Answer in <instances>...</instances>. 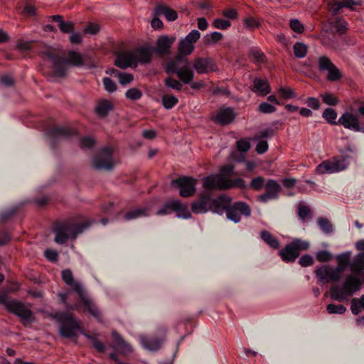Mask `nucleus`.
Instances as JSON below:
<instances>
[{"mask_svg":"<svg viewBox=\"0 0 364 364\" xmlns=\"http://www.w3.org/2000/svg\"><path fill=\"white\" fill-rule=\"evenodd\" d=\"M318 225L325 233H331L333 231L332 225L330 221L325 218H319L318 219Z\"/></svg>","mask_w":364,"mask_h":364,"instance_id":"47","label":"nucleus"},{"mask_svg":"<svg viewBox=\"0 0 364 364\" xmlns=\"http://www.w3.org/2000/svg\"><path fill=\"white\" fill-rule=\"evenodd\" d=\"M323 117L330 124H336V119L337 117L336 112L332 108H327L323 112Z\"/></svg>","mask_w":364,"mask_h":364,"instance_id":"43","label":"nucleus"},{"mask_svg":"<svg viewBox=\"0 0 364 364\" xmlns=\"http://www.w3.org/2000/svg\"><path fill=\"white\" fill-rule=\"evenodd\" d=\"M63 281L72 289L76 292L77 295L82 294L85 291L82 285L77 281L74 280L73 272L70 269H67L62 271L61 273Z\"/></svg>","mask_w":364,"mask_h":364,"instance_id":"22","label":"nucleus"},{"mask_svg":"<svg viewBox=\"0 0 364 364\" xmlns=\"http://www.w3.org/2000/svg\"><path fill=\"white\" fill-rule=\"evenodd\" d=\"M235 118V113L231 107H221L211 117L214 122L223 126L231 124Z\"/></svg>","mask_w":364,"mask_h":364,"instance_id":"14","label":"nucleus"},{"mask_svg":"<svg viewBox=\"0 0 364 364\" xmlns=\"http://www.w3.org/2000/svg\"><path fill=\"white\" fill-rule=\"evenodd\" d=\"M264 186V178L262 176L254 178L250 184V187L257 191H260Z\"/></svg>","mask_w":364,"mask_h":364,"instance_id":"53","label":"nucleus"},{"mask_svg":"<svg viewBox=\"0 0 364 364\" xmlns=\"http://www.w3.org/2000/svg\"><path fill=\"white\" fill-rule=\"evenodd\" d=\"M213 26L218 29L226 30L231 26V23L223 18H215L213 22Z\"/></svg>","mask_w":364,"mask_h":364,"instance_id":"55","label":"nucleus"},{"mask_svg":"<svg viewBox=\"0 0 364 364\" xmlns=\"http://www.w3.org/2000/svg\"><path fill=\"white\" fill-rule=\"evenodd\" d=\"M102 83L105 89L109 93L114 92L117 90L116 83L109 77H104Z\"/></svg>","mask_w":364,"mask_h":364,"instance_id":"57","label":"nucleus"},{"mask_svg":"<svg viewBox=\"0 0 364 364\" xmlns=\"http://www.w3.org/2000/svg\"><path fill=\"white\" fill-rule=\"evenodd\" d=\"M78 296L83 302L89 313L97 320L100 321L102 318L100 311L97 306L90 299L86 291H84L82 294L78 295Z\"/></svg>","mask_w":364,"mask_h":364,"instance_id":"25","label":"nucleus"},{"mask_svg":"<svg viewBox=\"0 0 364 364\" xmlns=\"http://www.w3.org/2000/svg\"><path fill=\"white\" fill-rule=\"evenodd\" d=\"M307 49L306 45L301 42H296L293 46L294 54L298 58H304L306 55Z\"/></svg>","mask_w":364,"mask_h":364,"instance_id":"40","label":"nucleus"},{"mask_svg":"<svg viewBox=\"0 0 364 364\" xmlns=\"http://www.w3.org/2000/svg\"><path fill=\"white\" fill-rule=\"evenodd\" d=\"M48 56L52 61L55 74L60 77L65 75L68 68L67 66L68 65L79 67L84 64L82 55L76 51L70 50L68 53L67 58H63L53 53H48Z\"/></svg>","mask_w":364,"mask_h":364,"instance_id":"3","label":"nucleus"},{"mask_svg":"<svg viewBox=\"0 0 364 364\" xmlns=\"http://www.w3.org/2000/svg\"><path fill=\"white\" fill-rule=\"evenodd\" d=\"M250 214L251 209L245 202H236L232 205L230 204L226 210L227 218L235 223L240 221V215L248 217Z\"/></svg>","mask_w":364,"mask_h":364,"instance_id":"11","label":"nucleus"},{"mask_svg":"<svg viewBox=\"0 0 364 364\" xmlns=\"http://www.w3.org/2000/svg\"><path fill=\"white\" fill-rule=\"evenodd\" d=\"M114 65L122 69L133 66L136 67L133 50L117 53L114 60Z\"/></svg>","mask_w":364,"mask_h":364,"instance_id":"19","label":"nucleus"},{"mask_svg":"<svg viewBox=\"0 0 364 364\" xmlns=\"http://www.w3.org/2000/svg\"><path fill=\"white\" fill-rule=\"evenodd\" d=\"M348 165L346 157H334L321 162L316 166L315 172L317 174L337 173L345 170Z\"/></svg>","mask_w":364,"mask_h":364,"instance_id":"8","label":"nucleus"},{"mask_svg":"<svg viewBox=\"0 0 364 364\" xmlns=\"http://www.w3.org/2000/svg\"><path fill=\"white\" fill-rule=\"evenodd\" d=\"M143 346L150 350H157L161 346V342L159 338H141Z\"/></svg>","mask_w":364,"mask_h":364,"instance_id":"35","label":"nucleus"},{"mask_svg":"<svg viewBox=\"0 0 364 364\" xmlns=\"http://www.w3.org/2000/svg\"><path fill=\"white\" fill-rule=\"evenodd\" d=\"M181 60H182V56L178 55L176 57V59L174 60H172L167 64L166 68V71L167 73H173L176 74V71L179 70V69H180V68H178V61Z\"/></svg>","mask_w":364,"mask_h":364,"instance_id":"56","label":"nucleus"},{"mask_svg":"<svg viewBox=\"0 0 364 364\" xmlns=\"http://www.w3.org/2000/svg\"><path fill=\"white\" fill-rule=\"evenodd\" d=\"M0 304L9 313L19 317L24 326L33 322V313L24 303L16 299H9L7 296L0 294Z\"/></svg>","mask_w":364,"mask_h":364,"instance_id":"5","label":"nucleus"},{"mask_svg":"<svg viewBox=\"0 0 364 364\" xmlns=\"http://www.w3.org/2000/svg\"><path fill=\"white\" fill-rule=\"evenodd\" d=\"M261 239L271 248L277 250L279 247V241L271 232L266 230L260 232Z\"/></svg>","mask_w":364,"mask_h":364,"instance_id":"31","label":"nucleus"},{"mask_svg":"<svg viewBox=\"0 0 364 364\" xmlns=\"http://www.w3.org/2000/svg\"><path fill=\"white\" fill-rule=\"evenodd\" d=\"M164 84L167 87H170L178 91L181 90L183 87L182 84L178 80L171 77H167L164 81Z\"/></svg>","mask_w":364,"mask_h":364,"instance_id":"51","label":"nucleus"},{"mask_svg":"<svg viewBox=\"0 0 364 364\" xmlns=\"http://www.w3.org/2000/svg\"><path fill=\"white\" fill-rule=\"evenodd\" d=\"M223 34L220 32H213L210 35H207L205 37V44L214 45L223 38Z\"/></svg>","mask_w":364,"mask_h":364,"instance_id":"45","label":"nucleus"},{"mask_svg":"<svg viewBox=\"0 0 364 364\" xmlns=\"http://www.w3.org/2000/svg\"><path fill=\"white\" fill-rule=\"evenodd\" d=\"M315 273L318 280L323 284L336 282L341 277V274L336 268L328 265L317 269Z\"/></svg>","mask_w":364,"mask_h":364,"instance_id":"12","label":"nucleus"},{"mask_svg":"<svg viewBox=\"0 0 364 364\" xmlns=\"http://www.w3.org/2000/svg\"><path fill=\"white\" fill-rule=\"evenodd\" d=\"M161 101L163 106L166 109H171L178 102L176 97L169 95H164L161 98Z\"/></svg>","mask_w":364,"mask_h":364,"instance_id":"41","label":"nucleus"},{"mask_svg":"<svg viewBox=\"0 0 364 364\" xmlns=\"http://www.w3.org/2000/svg\"><path fill=\"white\" fill-rule=\"evenodd\" d=\"M85 336L90 338L92 341L93 347L99 352L104 353L105 350V347L104 344L99 341L97 338L92 337L88 334H85Z\"/></svg>","mask_w":364,"mask_h":364,"instance_id":"59","label":"nucleus"},{"mask_svg":"<svg viewBox=\"0 0 364 364\" xmlns=\"http://www.w3.org/2000/svg\"><path fill=\"white\" fill-rule=\"evenodd\" d=\"M197 180L193 177L182 176L173 180L171 184L176 185L180 190V196L183 198L193 196L196 191Z\"/></svg>","mask_w":364,"mask_h":364,"instance_id":"9","label":"nucleus"},{"mask_svg":"<svg viewBox=\"0 0 364 364\" xmlns=\"http://www.w3.org/2000/svg\"><path fill=\"white\" fill-rule=\"evenodd\" d=\"M360 279L354 274L348 275L341 287L333 286L331 287L330 294L331 299L341 301L358 291L361 287Z\"/></svg>","mask_w":364,"mask_h":364,"instance_id":"4","label":"nucleus"},{"mask_svg":"<svg viewBox=\"0 0 364 364\" xmlns=\"http://www.w3.org/2000/svg\"><path fill=\"white\" fill-rule=\"evenodd\" d=\"M73 134H75L74 130L65 127H53L48 131V135L51 138L68 136Z\"/></svg>","mask_w":364,"mask_h":364,"instance_id":"29","label":"nucleus"},{"mask_svg":"<svg viewBox=\"0 0 364 364\" xmlns=\"http://www.w3.org/2000/svg\"><path fill=\"white\" fill-rule=\"evenodd\" d=\"M194 50V46L187 41L185 38L181 40L178 46V55L182 56L190 55Z\"/></svg>","mask_w":364,"mask_h":364,"instance_id":"38","label":"nucleus"},{"mask_svg":"<svg viewBox=\"0 0 364 364\" xmlns=\"http://www.w3.org/2000/svg\"><path fill=\"white\" fill-rule=\"evenodd\" d=\"M258 110L264 114H270L276 111V107L267 102H262L259 105Z\"/></svg>","mask_w":364,"mask_h":364,"instance_id":"60","label":"nucleus"},{"mask_svg":"<svg viewBox=\"0 0 364 364\" xmlns=\"http://www.w3.org/2000/svg\"><path fill=\"white\" fill-rule=\"evenodd\" d=\"M266 191L259 196V201L266 203L268 200L276 199L281 190V186L274 180L270 179L265 184Z\"/></svg>","mask_w":364,"mask_h":364,"instance_id":"18","label":"nucleus"},{"mask_svg":"<svg viewBox=\"0 0 364 364\" xmlns=\"http://www.w3.org/2000/svg\"><path fill=\"white\" fill-rule=\"evenodd\" d=\"M203 188L210 190H228L234 188L246 189L247 186L245 181L241 178L232 179L223 177L219 173L210 175L203 178Z\"/></svg>","mask_w":364,"mask_h":364,"instance_id":"2","label":"nucleus"},{"mask_svg":"<svg viewBox=\"0 0 364 364\" xmlns=\"http://www.w3.org/2000/svg\"><path fill=\"white\" fill-rule=\"evenodd\" d=\"M297 215L299 218L304 221L311 218V210L309 206L299 203L297 207Z\"/></svg>","mask_w":364,"mask_h":364,"instance_id":"39","label":"nucleus"},{"mask_svg":"<svg viewBox=\"0 0 364 364\" xmlns=\"http://www.w3.org/2000/svg\"><path fill=\"white\" fill-rule=\"evenodd\" d=\"M175 41L176 37L174 36H161L159 37L156 41V47L154 48L155 52L159 55L168 54L170 48Z\"/></svg>","mask_w":364,"mask_h":364,"instance_id":"20","label":"nucleus"},{"mask_svg":"<svg viewBox=\"0 0 364 364\" xmlns=\"http://www.w3.org/2000/svg\"><path fill=\"white\" fill-rule=\"evenodd\" d=\"M135 58V66L138 63L146 64L151 62L152 58V48L139 47L133 50Z\"/></svg>","mask_w":364,"mask_h":364,"instance_id":"23","label":"nucleus"},{"mask_svg":"<svg viewBox=\"0 0 364 364\" xmlns=\"http://www.w3.org/2000/svg\"><path fill=\"white\" fill-rule=\"evenodd\" d=\"M250 55L254 58L255 60L257 63H263L265 60V55L259 49H252Z\"/></svg>","mask_w":364,"mask_h":364,"instance_id":"61","label":"nucleus"},{"mask_svg":"<svg viewBox=\"0 0 364 364\" xmlns=\"http://www.w3.org/2000/svg\"><path fill=\"white\" fill-rule=\"evenodd\" d=\"M326 310L328 314H343L346 312V308L342 305H336L334 304H329L326 306Z\"/></svg>","mask_w":364,"mask_h":364,"instance_id":"46","label":"nucleus"},{"mask_svg":"<svg viewBox=\"0 0 364 364\" xmlns=\"http://www.w3.org/2000/svg\"><path fill=\"white\" fill-rule=\"evenodd\" d=\"M244 26L250 30H254L255 28H259L261 23L259 20L254 17H248L243 20Z\"/></svg>","mask_w":364,"mask_h":364,"instance_id":"52","label":"nucleus"},{"mask_svg":"<svg viewBox=\"0 0 364 364\" xmlns=\"http://www.w3.org/2000/svg\"><path fill=\"white\" fill-rule=\"evenodd\" d=\"M112 108V104L109 101L104 100L97 105L95 108V112L99 116L105 117Z\"/></svg>","mask_w":364,"mask_h":364,"instance_id":"36","label":"nucleus"},{"mask_svg":"<svg viewBox=\"0 0 364 364\" xmlns=\"http://www.w3.org/2000/svg\"><path fill=\"white\" fill-rule=\"evenodd\" d=\"M176 75L185 84L190 83L194 77L193 71L188 65H184L177 70Z\"/></svg>","mask_w":364,"mask_h":364,"instance_id":"32","label":"nucleus"},{"mask_svg":"<svg viewBox=\"0 0 364 364\" xmlns=\"http://www.w3.org/2000/svg\"><path fill=\"white\" fill-rule=\"evenodd\" d=\"M90 223H77L73 219L56 222L53 225L55 242L58 244H64L69 237L75 240L77 235L81 233Z\"/></svg>","mask_w":364,"mask_h":364,"instance_id":"1","label":"nucleus"},{"mask_svg":"<svg viewBox=\"0 0 364 364\" xmlns=\"http://www.w3.org/2000/svg\"><path fill=\"white\" fill-rule=\"evenodd\" d=\"M350 310L353 314L358 315L364 310V294L360 299L353 298L351 299Z\"/></svg>","mask_w":364,"mask_h":364,"instance_id":"37","label":"nucleus"},{"mask_svg":"<svg viewBox=\"0 0 364 364\" xmlns=\"http://www.w3.org/2000/svg\"><path fill=\"white\" fill-rule=\"evenodd\" d=\"M193 67L198 74H205L217 70L216 64L210 58H196Z\"/></svg>","mask_w":364,"mask_h":364,"instance_id":"15","label":"nucleus"},{"mask_svg":"<svg viewBox=\"0 0 364 364\" xmlns=\"http://www.w3.org/2000/svg\"><path fill=\"white\" fill-rule=\"evenodd\" d=\"M148 215V209L145 208H139L132 210L124 214V218L126 220H134L138 218L146 216Z\"/></svg>","mask_w":364,"mask_h":364,"instance_id":"34","label":"nucleus"},{"mask_svg":"<svg viewBox=\"0 0 364 364\" xmlns=\"http://www.w3.org/2000/svg\"><path fill=\"white\" fill-rule=\"evenodd\" d=\"M231 202L232 198L230 196L223 194L217 198H211L210 207H209V209L213 213L222 215L225 211L226 212L228 207Z\"/></svg>","mask_w":364,"mask_h":364,"instance_id":"17","label":"nucleus"},{"mask_svg":"<svg viewBox=\"0 0 364 364\" xmlns=\"http://www.w3.org/2000/svg\"><path fill=\"white\" fill-rule=\"evenodd\" d=\"M58 23L60 31L63 33H71L74 31L75 23L73 21H65L61 15H54L50 17Z\"/></svg>","mask_w":364,"mask_h":364,"instance_id":"28","label":"nucleus"},{"mask_svg":"<svg viewBox=\"0 0 364 364\" xmlns=\"http://www.w3.org/2000/svg\"><path fill=\"white\" fill-rule=\"evenodd\" d=\"M211 197L208 194H201L200 198L191 205L192 211L196 214L205 213L210 210Z\"/></svg>","mask_w":364,"mask_h":364,"instance_id":"21","label":"nucleus"},{"mask_svg":"<svg viewBox=\"0 0 364 364\" xmlns=\"http://www.w3.org/2000/svg\"><path fill=\"white\" fill-rule=\"evenodd\" d=\"M112 337L114 341L113 348L116 349L122 354H127L132 352L131 345L127 343L119 333L115 331H112Z\"/></svg>","mask_w":364,"mask_h":364,"instance_id":"24","label":"nucleus"},{"mask_svg":"<svg viewBox=\"0 0 364 364\" xmlns=\"http://www.w3.org/2000/svg\"><path fill=\"white\" fill-rule=\"evenodd\" d=\"M125 96L129 100H137L142 97V92L138 88L133 87L126 92Z\"/></svg>","mask_w":364,"mask_h":364,"instance_id":"50","label":"nucleus"},{"mask_svg":"<svg viewBox=\"0 0 364 364\" xmlns=\"http://www.w3.org/2000/svg\"><path fill=\"white\" fill-rule=\"evenodd\" d=\"M309 248V242L295 238L279 250V255L284 262H293L299 256L301 251L307 250Z\"/></svg>","mask_w":364,"mask_h":364,"instance_id":"7","label":"nucleus"},{"mask_svg":"<svg viewBox=\"0 0 364 364\" xmlns=\"http://www.w3.org/2000/svg\"><path fill=\"white\" fill-rule=\"evenodd\" d=\"M350 255L349 252H344L336 257L338 265L336 269L342 274L346 268L349 265Z\"/></svg>","mask_w":364,"mask_h":364,"instance_id":"33","label":"nucleus"},{"mask_svg":"<svg viewBox=\"0 0 364 364\" xmlns=\"http://www.w3.org/2000/svg\"><path fill=\"white\" fill-rule=\"evenodd\" d=\"M112 149L109 147H105L93 159V166L95 169H105L111 171L114 166L112 159Z\"/></svg>","mask_w":364,"mask_h":364,"instance_id":"10","label":"nucleus"},{"mask_svg":"<svg viewBox=\"0 0 364 364\" xmlns=\"http://www.w3.org/2000/svg\"><path fill=\"white\" fill-rule=\"evenodd\" d=\"M100 31V26L97 23H90L87 26H86L83 30L85 33H88L91 35L97 34Z\"/></svg>","mask_w":364,"mask_h":364,"instance_id":"64","label":"nucleus"},{"mask_svg":"<svg viewBox=\"0 0 364 364\" xmlns=\"http://www.w3.org/2000/svg\"><path fill=\"white\" fill-rule=\"evenodd\" d=\"M154 14L155 16L164 15L169 21H175L178 18L177 12L164 4L156 6L154 9Z\"/></svg>","mask_w":364,"mask_h":364,"instance_id":"27","label":"nucleus"},{"mask_svg":"<svg viewBox=\"0 0 364 364\" xmlns=\"http://www.w3.org/2000/svg\"><path fill=\"white\" fill-rule=\"evenodd\" d=\"M52 317L60 323L59 333L64 338L76 337L77 332L82 331L80 322L75 318L72 313L58 312Z\"/></svg>","mask_w":364,"mask_h":364,"instance_id":"6","label":"nucleus"},{"mask_svg":"<svg viewBox=\"0 0 364 364\" xmlns=\"http://www.w3.org/2000/svg\"><path fill=\"white\" fill-rule=\"evenodd\" d=\"M289 26L292 31L297 33H302L304 31V26L298 19H291Z\"/></svg>","mask_w":364,"mask_h":364,"instance_id":"58","label":"nucleus"},{"mask_svg":"<svg viewBox=\"0 0 364 364\" xmlns=\"http://www.w3.org/2000/svg\"><path fill=\"white\" fill-rule=\"evenodd\" d=\"M327 79L330 81L335 82L339 80L342 77V73L341 71L336 67L335 65H333L331 68L328 70Z\"/></svg>","mask_w":364,"mask_h":364,"instance_id":"42","label":"nucleus"},{"mask_svg":"<svg viewBox=\"0 0 364 364\" xmlns=\"http://www.w3.org/2000/svg\"><path fill=\"white\" fill-rule=\"evenodd\" d=\"M117 77L122 85H129L134 80V76L132 74L121 71L117 73Z\"/></svg>","mask_w":364,"mask_h":364,"instance_id":"44","label":"nucleus"},{"mask_svg":"<svg viewBox=\"0 0 364 364\" xmlns=\"http://www.w3.org/2000/svg\"><path fill=\"white\" fill-rule=\"evenodd\" d=\"M320 70H328L333 65L331 60L326 56H321L318 60Z\"/></svg>","mask_w":364,"mask_h":364,"instance_id":"54","label":"nucleus"},{"mask_svg":"<svg viewBox=\"0 0 364 364\" xmlns=\"http://www.w3.org/2000/svg\"><path fill=\"white\" fill-rule=\"evenodd\" d=\"M321 97L323 102L328 105L335 106L338 103V98L333 94L329 92L321 95Z\"/></svg>","mask_w":364,"mask_h":364,"instance_id":"49","label":"nucleus"},{"mask_svg":"<svg viewBox=\"0 0 364 364\" xmlns=\"http://www.w3.org/2000/svg\"><path fill=\"white\" fill-rule=\"evenodd\" d=\"M350 269L353 274L359 275L364 270V253L358 254L351 264Z\"/></svg>","mask_w":364,"mask_h":364,"instance_id":"30","label":"nucleus"},{"mask_svg":"<svg viewBox=\"0 0 364 364\" xmlns=\"http://www.w3.org/2000/svg\"><path fill=\"white\" fill-rule=\"evenodd\" d=\"M252 91L261 96H266L271 92V87L267 79L255 78L253 81Z\"/></svg>","mask_w":364,"mask_h":364,"instance_id":"26","label":"nucleus"},{"mask_svg":"<svg viewBox=\"0 0 364 364\" xmlns=\"http://www.w3.org/2000/svg\"><path fill=\"white\" fill-rule=\"evenodd\" d=\"M316 259L321 262H328L332 259V255L326 250H321L317 252Z\"/></svg>","mask_w":364,"mask_h":364,"instance_id":"62","label":"nucleus"},{"mask_svg":"<svg viewBox=\"0 0 364 364\" xmlns=\"http://www.w3.org/2000/svg\"><path fill=\"white\" fill-rule=\"evenodd\" d=\"M95 144V141L92 137H83L80 139V146L82 149H90Z\"/></svg>","mask_w":364,"mask_h":364,"instance_id":"63","label":"nucleus"},{"mask_svg":"<svg viewBox=\"0 0 364 364\" xmlns=\"http://www.w3.org/2000/svg\"><path fill=\"white\" fill-rule=\"evenodd\" d=\"M331 24L339 34L344 33L347 30V23L344 20L338 19L332 21Z\"/></svg>","mask_w":364,"mask_h":364,"instance_id":"48","label":"nucleus"},{"mask_svg":"<svg viewBox=\"0 0 364 364\" xmlns=\"http://www.w3.org/2000/svg\"><path fill=\"white\" fill-rule=\"evenodd\" d=\"M338 124L343 125L346 129L354 132H360L361 124L358 117L351 112L343 113L338 119Z\"/></svg>","mask_w":364,"mask_h":364,"instance_id":"16","label":"nucleus"},{"mask_svg":"<svg viewBox=\"0 0 364 364\" xmlns=\"http://www.w3.org/2000/svg\"><path fill=\"white\" fill-rule=\"evenodd\" d=\"M173 211L176 212L178 216L188 218L190 215L186 205L181 204L179 200H172L166 203L164 207L157 211L156 214L163 215Z\"/></svg>","mask_w":364,"mask_h":364,"instance_id":"13","label":"nucleus"}]
</instances>
